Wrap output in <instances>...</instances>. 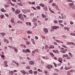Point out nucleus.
I'll return each instance as SVG.
<instances>
[{
    "label": "nucleus",
    "mask_w": 75,
    "mask_h": 75,
    "mask_svg": "<svg viewBox=\"0 0 75 75\" xmlns=\"http://www.w3.org/2000/svg\"><path fill=\"white\" fill-rule=\"evenodd\" d=\"M15 14H19L20 13V11L19 9L16 10L15 12Z\"/></svg>",
    "instance_id": "nucleus-1"
},
{
    "label": "nucleus",
    "mask_w": 75,
    "mask_h": 75,
    "mask_svg": "<svg viewBox=\"0 0 75 75\" xmlns=\"http://www.w3.org/2000/svg\"><path fill=\"white\" fill-rule=\"evenodd\" d=\"M62 58H61V57H59V59H58V61L59 62H60V63H62Z\"/></svg>",
    "instance_id": "nucleus-2"
},
{
    "label": "nucleus",
    "mask_w": 75,
    "mask_h": 75,
    "mask_svg": "<svg viewBox=\"0 0 75 75\" xmlns=\"http://www.w3.org/2000/svg\"><path fill=\"white\" fill-rule=\"evenodd\" d=\"M52 28L56 30L57 28H59V26H54L52 27Z\"/></svg>",
    "instance_id": "nucleus-3"
},
{
    "label": "nucleus",
    "mask_w": 75,
    "mask_h": 75,
    "mask_svg": "<svg viewBox=\"0 0 75 75\" xmlns=\"http://www.w3.org/2000/svg\"><path fill=\"white\" fill-rule=\"evenodd\" d=\"M71 68H72L71 67H67V66H65L64 67V69H65L66 70H68L69 69H70Z\"/></svg>",
    "instance_id": "nucleus-4"
},
{
    "label": "nucleus",
    "mask_w": 75,
    "mask_h": 75,
    "mask_svg": "<svg viewBox=\"0 0 75 75\" xmlns=\"http://www.w3.org/2000/svg\"><path fill=\"white\" fill-rule=\"evenodd\" d=\"M43 31L45 32V33L46 34V33H47L48 32V29L46 28H45L43 29Z\"/></svg>",
    "instance_id": "nucleus-5"
},
{
    "label": "nucleus",
    "mask_w": 75,
    "mask_h": 75,
    "mask_svg": "<svg viewBox=\"0 0 75 75\" xmlns=\"http://www.w3.org/2000/svg\"><path fill=\"white\" fill-rule=\"evenodd\" d=\"M54 48V46L52 45H50V47H49V48L50 49H53V48Z\"/></svg>",
    "instance_id": "nucleus-6"
},
{
    "label": "nucleus",
    "mask_w": 75,
    "mask_h": 75,
    "mask_svg": "<svg viewBox=\"0 0 75 75\" xmlns=\"http://www.w3.org/2000/svg\"><path fill=\"white\" fill-rule=\"evenodd\" d=\"M46 68L49 69H50V68H52V66L51 65H48V66L46 67Z\"/></svg>",
    "instance_id": "nucleus-7"
},
{
    "label": "nucleus",
    "mask_w": 75,
    "mask_h": 75,
    "mask_svg": "<svg viewBox=\"0 0 75 75\" xmlns=\"http://www.w3.org/2000/svg\"><path fill=\"white\" fill-rule=\"evenodd\" d=\"M21 73H22V74H23V75H25V74H26L25 71L24 70H22L21 71Z\"/></svg>",
    "instance_id": "nucleus-8"
},
{
    "label": "nucleus",
    "mask_w": 75,
    "mask_h": 75,
    "mask_svg": "<svg viewBox=\"0 0 75 75\" xmlns=\"http://www.w3.org/2000/svg\"><path fill=\"white\" fill-rule=\"evenodd\" d=\"M13 48H14V51H15V52L17 53V52H18V49H17V48L16 47H13Z\"/></svg>",
    "instance_id": "nucleus-9"
},
{
    "label": "nucleus",
    "mask_w": 75,
    "mask_h": 75,
    "mask_svg": "<svg viewBox=\"0 0 75 75\" xmlns=\"http://www.w3.org/2000/svg\"><path fill=\"white\" fill-rule=\"evenodd\" d=\"M37 21V19L36 18H34L32 19L33 22H35V21Z\"/></svg>",
    "instance_id": "nucleus-10"
},
{
    "label": "nucleus",
    "mask_w": 75,
    "mask_h": 75,
    "mask_svg": "<svg viewBox=\"0 0 75 75\" xmlns=\"http://www.w3.org/2000/svg\"><path fill=\"white\" fill-rule=\"evenodd\" d=\"M67 50L65 49L63 50H61L60 52H63V53H65L66 52H67Z\"/></svg>",
    "instance_id": "nucleus-11"
},
{
    "label": "nucleus",
    "mask_w": 75,
    "mask_h": 75,
    "mask_svg": "<svg viewBox=\"0 0 75 75\" xmlns=\"http://www.w3.org/2000/svg\"><path fill=\"white\" fill-rule=\"evenodd\" d=\"M50 54L51 55L52 57H55L54 54H53V53H52V52H50Z\"/></svg>",
    "instance_id": "nucleus-12"
},
{
    "label": "nucleus",
    "mask_w": 75,
    "mask_h": 75,
    "mask_svg": "<svg viewBox=\"0 0 75 75\" xmlns=\"http://www.w3.org/2000/svg\"><path fill=\"white\" fill-rule=\"evenodd\" d=\"M29 64L30 65H32L34 64V62L33 61H30L29 62Z\"/></svg>",
    "instance_id": "nucleus-13"
},
{
    "label": "nucleus",
    "mask_w": 75,
    "mask_h": 75,
    "mask_svg": "<svg viewBox=\"0 0 75 75\" xmlns=\"http://www.w3.org/2000/svg\"><path fill=\"white\" fill-rule=\"evenodd\" d=\"M43 10H45V11H47L48 10V9L46 6H45L44 8H43Z\"/></svg>",
    "instance_id": "nucleus-14"
},
{
    "label": "nucleus",
    "mask_w": 75,
    "mask_h": 75,
    "mask_svg": "<svg viewBox=\"0 0 75 75\" xmlns=\"http://www.w3.org/2000/svg\"><path fill=\"white\" fill-rule=\"evenodd\" d=\"M23 16V15L21 14H20L18 15V18H20L22 17V16Z\"/></svg>",
    "instance_id": "nucleus-15"
},
{
    "label": "nucleus",
    "mask_w": 75,
    "mask_h": 75,
    "mask_svg": "<svg viewBox=\"0 0 75 75\" xmlns=\"http://www.w3.org/2000/svg\"><path fill=\"white\" fill-rule=\"evenodd\" d=\"M39 6H41V7H45V5L42 4H39Z\"/></svg>",
    "instance_id": "nucleus-16"
},
{
    "label": "nucleus",
    "mask_w": 75,
    "mask_h": 75,
    "mask_svg": "<svg viewBox=\"0 0 75 75\" xmlns=\"http://www.w3.org/2000/svg\"><path fill=\"white\" fill-rule=\"evenodd\" d=\"M17 4L19 6H23V3L22 2H20L19 3H17Z\"/></svg>",
    "instance_id": "nucleus-17"
},
{
    "label": "nucleus",
    "mask_w": 75,
    "mask_h": 75,
    "mask_svg": "<svg viewBox=\"0 0 75 75\" xmlns=\"http://www.w3.org/2000/svg\"><path fill=\"white\" fill-rule=\"evenodd\" d=\"M31 41L32 42H33V44L34 45L35 44V41H34V39H31Z\"/></svg>",
    "instance_id": "nucleus-18"
},
{
    "label": "nucleus",
    "mask_w": 75,
    "mask_h": 75,
    "mask_svg": "<svg viewBox=\"0 0 75 75\" xmlns=\"http://www.w3.org/2000/svg\"><path fill=\"white\" fill-rule=\"evenodd\" d=\"M69 5L71 6L69 7V8H71V7H72V6H73V5H74V3H70L69 4Z\"/></svg>",
    "instance_id": "nucleus-19"
},
{
    "label": "nucleus",
    "mask_w": 75,
    "mask_h": 75,
    "mask_svg": "<svg viewBox=\"0 0 75 75\" xmlns=\"http://www.w3.org/2000/svg\"><path fill=\"white\" fill-rule=\"evenodd\" d=\"M1 11H2V12H3L4 13H5V12H6V10H5L4 9V8H3L1 9Z\"/></svg>",
    "instance_id": "nucleus-20"
},
{
    "label": "nucleus",
    "mask_w": 75,
    "mask_h": 75,
    "mask_svg": "<svg viewBox=\"0 0 75 75\" xmlns=\"http://www.w3.org/2000/svg\"><path fill=\"white\" fill-rule=\"evenodd\" d=\"M42 16L43 18H45L47 17V16L44 15L43 13L42 14Z\"/></svg>",
    "instance_id": "nucleus-21"
},
{
    "label": "nucleus",
    "mask_w": 75,
    "mask_h": 75,
    "mask_svg": "<svg viewBox=\"0 0 75 75\" xmlns=\"http://www.w3.org/2000/svg\"><path fill=\"white\" fill-rule=\"evenodd\" d=\"M29 73L31 74H32L33 73V72L32 70L31 69L29 71Z\"/></svg>",
    "instance_id": "nucleus-22"
},
{
    "label": "nucleus",
    "mask_w": 75,
    "mask_h": 75,
    "mask_svg": "<svg viewBox=\"0 0 75 75\" xmlns=\"http://www.w3.org/2000/svg\"><path fill=\"white\" fill-rule=\"evenodd\" d=\"M62 38L65 39V38H67V36L66 35H63L62 36Z\"/></svg>",
    "instance_id": "nucleus-23"
},
{
    "label": "nucleus",
    "mask_w": 75,
    "mask_h": 75,
    "mask_svg": "<svg viewBox=\"0 0 75 75\" xmlns=\"http://www.w3.org/2000/svg\"><path fill=\"white\" fill-rule=\"evenodd\" d=\"M4 63L5 65H6V67H8V65H7V61H4Z\"/></svg>",
    "instance_id": "nucleus-24"
},
{
    "label": "nucleus",
    "mask_w": 75,
    "mask_h": 75,
    "mask_svg": "<svg viewBox=\"0 0 75 75\" xmlns=\"http://www.w3.org/2000/svg\"><path fill=\"white\" fill-rule=\"evenodd\" d=\"M27 34H32V32L30 31V30H28L27 31Z\"/></svg>",
    "instance_id": "nucleus-25"
},
{
    "label": "nucleus",
    "mask_w": 75,
    "mask_h": 75,
    "mask_svg": "<svg viewBox=\"0 0 75 75\" xmlns=\"http://www.w3.org/2000/svg\"><path fill=\"white\" fill-rule=\"evenodd\" d=\"M69 56H70L72 58L73 56H72V54L71 53L69 52Z\"/></svg>",
    "instance_id": "nucleus-26"
},
{
    "label": "nucleus",
    "mask_w": 75,
    "mask_h": 75,
    "mask_svg": "<svg viewBox=\"0 0 75 75\" xmlns=\"http://www.w3.org/2000/svg\"><path fill=\"white\" fill-rule=\"evenodd\" d=\"M68 57V55L67 54L64 55L63 56V58H64V57Z\"/></svg>",
    "instance_id": "nucleus-27"
},
{
    "label": "nucleus",
    "mask_w": 75,
    "mask_h": 75,
    "mask_svg": "<svg viewBox=\"0 0 75 75\" xmlns=\"http://www.w3.org/2000/svg\"><path fill=\"white\" fill-rule=\"evenodd\" d=\"M0 34H1V35H2V36H4V35H5L6 34V33H1Z\"/></svg>",
    "instance_id": "nucleus-28"
},
{
    "label": "nucleus",
    "mask_w": 75,
    "mask_h": 75,
    "mask_svg": "<svg viewBox=\"0 0 75 75\" xmlns=\"http://www.w3.org/2000/svg\"><path fill=\"white\" fill-rule=\"evenodd\" d=\"M4 6L6 8H7L8 7H9V5L7 4H5L4 5Z\"/></svg>",
    "instance_id": "nucleus-29"
},
{
    "label": "nucleus",
    "mask_w": 75,
    "mask_h": 75,
    "mask_svg": "<svg viewBox=\"0 0 75 75\" xmlns=\"http://www.w3.org/2000/svg\"><path fill=\"white\" fill-rule=\"evenodd\" d=\"M10 4L12 6H15V4H13L11 2H10Z\"/></svg>",
    "instance_id": "nucleus-30"
},
{
    "label": "nucleus",
    "mask_w": 75,
    "mask_h": 75,
    "mask_svg": "<svg viewBox=\"0 0 75 75\" xmlns=\"http://www.w3.org/2000/svg\"><path fill=\"white\" fill-rule=\"evenodd\" d=\"M20 19L23 21H24V17L21 18H20Z\"/></svg>",
    "instance_id": "nucleus-31"
},
{
    "label": "nucleus",
    "mask_w": 75,
    "mask_h": 75,
    "mask_svg": "<svg viewBox=\"0 0 75 75\" xmlns=\"http://www.w3.org/2000/svg\"><path fill=\"white\" fill-rule=\"evenodd\" d=\"M71 35H73L74 36H75V33H72L70 34Z\"/></svg>",
    "instance_id": "nucleus-32"
},
{
    "label": "nucleus",
    "mask_w": 75,
    "mask_h": 75,
    "mask_svg": "<svg viewBox=\"0 0 75 75\" xmlns=\"http://www.w3.org/2000/svg\"><path fill=\"white\" fill-rule=\"evenodd\" d=\"M49 10L52 13H53V14H54V12L53 11H52L51 10V9L50 8H49Z\"/></svg>",
    "instance_id": "nucleus-33"
},
{
    "label": "nucleus",
    "mask_w": 75,
    "mask_h": 75,
    "mask_svg": "<svg viewBox=\"0 0 75 75\" xmlns=\"http://www.w3.org/2000/svg\"><path fill=\"white\" fill-rule=\"evenodd\" d=\"M23 13H26L27 12V10H24L23 11Z\"/></svg>",
    "instance_id": "nucleus-34"
},
{
    "label": "nucleus",
    "mask_w": 75,
    "mask_h": 75,
    "mask_svg": "<svg viewBox=\"0 0 75 75\" xmlns=\"http://www.w3.org/2000/svg\"><path fill=\"white\" fill-rule=\"evenodd\" d=\"M11 10L12 11H13V12H14L15 11V9H14V8L12 7Z\"/></svg>",
    "instance_id": "nucleus-35"
},
{
    "label": "nucleus",
    "mask_w": 75,
    "mask_h": 75,
    "mask_svg": "<svg viewBox=\"0 0 75 75\" xmlns=\"http://www.w3.org/2000/svg\"><path fill=\"white\" fill-rule=\"evenodd\" d=\"M37 73H38V72L37 71H33V74H34V75H36Z\"/></svg>",
    "instance_id": "nucleus-36"
},
{
    "label": "nucleus",
    "mask_w": 75,
    "mask_h": 75,
    "mask_svg": "<svg viewBox=\"0 0 75 75\" xmlns=\"http://www.w3.org/2000/svg\"><path fill=\"white\" fill-rule=\"evenodd\" d=\"M36 8L38 9V10H40L41 7L40 6H38L36 7Z\"/></svg>",
    "instance_id": "nucleus-37"
},
{
    "label": "nucleus",
    "mask_w": 75,
    "mask_h": 75,
    "mask_svg": "<svg viewBox=\"0 0 75 75\" xmlns=\"http://www.w3.org/2000/svg\"><path fill=\"white\" fill-rule=\"evenodd\" d=\"M26 42H27V43H26V45H27V44L28 45H29L30 44V42H27V41H26Z\"/></svg>",
    "instance_id": "nucleus-38"
},
{
    "label": "nucleus",
    "mask_w": 75,
    "mask_h": 75,
    "mask_svg": "<svg viewBox=\"0 0 75 75\" xmlns=\"http://www.w3.org/2000/svg\"><path fill=\"white\" fill-rule=\"evenodd\" d=\"M56 5V4H55V3H52V6H54Z\"/></svg>",
    "instance_id": "nucleus-39"
},
{
    "label": "nucleus",
    "mask_w": 75,
    "mask_h": 75,
    "mask_svg": "<svg viewBox=\"0 0 75 75\" xmlns=\"http://www.w3.org/2000/svg\"><path fill=\"white\" fill-rule=\"evenodd\" d=\"M67 45H71V42H69L67 43Z\"/></svg>",
    "instance_id": "nucleus-40"
},
{
    "label": "nucleus",
    "mask_w": 75,
    "mask_h": 75,
    "mask_svg": "<svg viewBox=\"0 0 75 75\" xmlns=\"http://www.w3.org/2000/svg\"><path fill=\"white\" fill-rule=\"evenodd\" d=\"M12 23V25L13 26H14L15 25H16V23H15V22H14Z\"/></svg>",
    "instance_id": "nucleus-41"
},
{
    "label": "nucleus",
    "mask_w": 75,
    "mask_h": 75,
    "mask_svg": "<svg viewBox=\"0 0 75 75\" xmlns=\"http://www.w3.org/2000/svg\"><path fill=\"white\" fill-rule=\"evenodd\" d=\"M52 1H53V0H50L49 1V3H52Z\"/></svg>",
    "instance_id": "nucleus-42"
},
{
    "label": "nucleus",
    "mask_w": 75,
    "mask_h": 75,
    "mask_svg": "<svg viewBox=\"0 0 75 75\" xmlns=\"http://www.w3.org/2000/svg\"><path fill=\"white\" fill-rule=\"evenodd\" d=\"M38 72H42V70H40V69H38Z\"/></svg>",
    "instance_id": "nucleus-43"
},
{
    "label": "nucleus",
    "mask_w": 75,
    "mask_h": 75,
    "mask_svg": "<svg viewBox=\"0 0 75 75\" xmlns=\"http://www.w3.org/2000/svg\"><path fill=\"white\" fill-rule=\"evenodd\" d=\"M11 23H13L14 22V20L13 19H11Z\"/></svg>",
    "instance_id": "nucleus-44"
},
{
    "label": "nucleus",
    "mask_w": 75,
    "mask_h": 75,
    "mask_svg": "<svg viewBox=\"0 0 75 75\" xmlns=\"http://www.w3.org/2000/svg\"><path fill=\"white\" fill-rule=\"evenodd\" d=\"M59 23H62L63 22V21L62 20H60L59 21Z\"/></svg>",
    "instance_id": "nucleus-45"
},
{
    "label": "nucleus",
    "mask_w": 75,
    "mask_h": 75,
    "mask_svg": "<svg viewBox=\"0 0 75 75\" xmlns=\"http://www.w3.org/2000/svg\"><path fill=\"white\" fill-rule=\"evenodd\" d=\"M30 52V51L28 49H27L26 51V52Z\"/></svg>",
    "instance_id": "nucleus-46"
},
{
    "label": "nucleus",
    "mask_w": 75,
    "mask_h": 75,
    "mask_svg": "<svg viewBox=\"0 0 75 75\" xmlns=\"http://www.w3.org/2000/svg\"><path fill=\"white\" fill-rule=\"evenodd\" d=\"M41 37L42 38V39H45V36H43V35H41Z\"/></svg>",
    "instance_id": "nucleus-47"
},
{
    "label": "nucleus",
    "mask_w": 75,
    "mask_h": 75,
    "mask_svg": "<svg viewBox=\"0 0 75 75\" xmlns=\"http://www.w3.org/2000/svg\"><path fill=\"white\" fill-rule=\"evenodd\" d=\"M66 59H71V58H70V57L69 56H67L66 57Z\"/></svg>",
    "instance_id": "nucleus-48"
},
{
    "label": "nucleus",
    "mask_w": 75,
    "mask_h": 75,
    "mask_svg": "<svg viewBox=\"0 0 75 75\" xmlns=\"http://www.w3.org/2000/svg\"><path fill=\"white\" fill-rule=\"evenodd\" d=\"M67 1L68 2H73V1L71 0H67Z\"/></svg>",
    "instance_id": "nucleus-49"
},
{
    "label": "nucleus",
    "mask_w": 75,
    "mask_h": 75,
    "mask_svg": "<svg viewBox=\"0 0 75 75\" xmlns=\"http://www.w3.org/2000/svg\"><path fill=\"white\" fill-rule=\"evenodd\" d=\"M1 18H3V17H4V15H1L0 16Z\"/></svg>",
    "instance_id": "nucleus-50"
},
{
    "label": "nucleus",
    "mask_w": 75,
    "mask_h": 75,
    "mask_svg": "<svg viewBox=\"0 0 75 75\" xmlns=\"http://www.w3.org/2000/svg\"><path fill=\"white\" fill-rule=\"evenodd\" d=\"M9 39L10 40H11V41L12 40V39H13V38L12 37H9Z\"/></svg>",
    "instance_id": "nucleus-51"
},
{
    "label": "nucleus",
    "mask_w": 75,
    "mask_h": 75,
    "mask_svg": "<svg viewBox=\"0 0 75 75\" xmlns=\"http://www.w3.org/2000/svg\"><path fill=\"white\" fill-rule=\"evenodd\" d=\"M70 24L71 25H72L73 24H74V22H73L72 21H71L70 23Z\"/></svg>",
    "instance_id": "nucleus-52"
},
{
    "label": "nucleus",
    "mask_w": 75,
    "mask_h": 75,
    "mask_svg": "<svg viewBox=\"0 0 75 75\" xmlns=\"http://www.w3.org/2000/svg\"><path fill=\"white\" fill-rule=\"evenodd\" d=\"M8 47L10 48H13V47L11 46H8Z\"/></svg>",
    "instance_id": "nucleus-53"
},
{
    "label": "nucleus",
    "mask_w": 75,
    "mask_h": 75,
    "mask_svg": "<svg viewBox=\"0 0 75 75\" xmlns=\"http://www.w3.org/2000/svg\"><path fill=\"white\" fill-rule=\"evenodd\" d=\"M32 4H34V5H35V2H32Z\"/></svg>",
    "instance_id": "nucleus-54"
},
{
    "label": "nucleus",
    "mask_w": 75,
    "mask_h": 75,
    "mask_svg": "<svg viewBox=\"0 0 75 75\" xmlns=\"http://www.w3.org/2000/svg\"><path fill=\"white\" fill-rule=\"evenodd\" d=\"M55 8H58V6L57 5H56L55 6Z\"/></svg>",
    "instance_id": "nucleus-55"
},
{
    "label": "nucleus",
    "mask_w": 75,
    "mask_h": 75,
    "mask_svg": "<svg viewBox=\"0 0 75 75\" xmlns=\"http://www.w3.org/2000/svg\"><path fill=\"white\" fill-rule=\"evenodd\" d=\"M53 64H54L55 67H57V64H56V63L55 62H54Z\"/></svg>",
    "instance_id": "nucleus-56"
},
{
    "label": "nucleus",
    "mask_w": 75,
    "mask_h": 75,
    "mask_svg": "<svg viewBox=\"0 0 75 75\" xmlns=\"http://www.w3.org/2000/svg\"><path fill=\"white\" fill-rule=\"evenodd\" d=\"M62 47H64V48H67V47L65 45H62Z\"/></svg>",
    "instance_id": "nucleus-57"
},
{
    "label": "nucleus",
    "mask_w": 75,
    "mask_h": 75,
    "mask_svg": "<svg viewBox=\"0 0 75 75\" xmlns=\"http://www.w3.org/2000/svg\"><path fill=\"white\" fill-rule=\"evenodd\" d=\"M35 52H38V49H35Z\"/></svg>",
    "instance_id": "nucleus-58"
},
{
    "label": "nucleus",
    "mask_w": 75,
    "mask_h": 75,
    "mask_svg": "<svg viewBox=\"0 0 75 75\" xmlns=\"http://www.w3.org/2000/svg\"><path fill=\"white\" fill-rule=\"evenodd\" d=\"M73 71H74L73 69H71V70L69 71V72H72Z\"/></svg>",
    "instance_id": "nucleus-59"
},
{
    "label": "nucleus",
    "mask_w": 75,
    "mask_h": 75,
    "mask_svg": "<svg viewBox=\"0 0 75 75\" xmlns=\"http://www.w3.org/2000/svg\"><path fill=\"white\" fill-rule=\"evenodd\" d=\"M10 73L11 74H13V73H14V72L13 71H11L10 72Z\"/></svg>",
    "instance_id": "nucleus-60"
},
{
    "label": "nucleus",
    "mask_w": 75,
    "mask_h": 75,
    "mask_svg": "<svg viewBox=\"0 0 75 75\" xmlns=\"http://www.w3.org/2000/svg\"><path fill=\"white\" fill-rule=\"evenodd\" d=\"M54 23H55L56 24H57L58 23V21H54Z\"/></svg>",
    "instance_id": "nucleus-61"
},
{
    "label": "nucleus",
    "mask_w": 75,
    "mask_h": 75,
    "mask_svg": "<svg viewBox=\"0 0 75 75\" xmlns=\"http://www.w3.org/2000/svg\"><path fill=\"white\" fill-rule=\"evenodd\" d=\"M72 9H75V6H73L72 8Z\"/></svg>",
    "instance_id": "nucleus-62"
},
{
    "label": "nucleus",
    "mask_w": 75,
    "mask_h": 75,
    "mask_svg": "<svg viewBox=\"0 0 75 75\" xmlns=\"http://www.w3.org/2000/svg\"><path fill=\"white\" fill-rule=\"evenodd\" d=\"M71 44H72V45H75V43L74 42H71Z\"/></svg>",
    "instance_id": "nucleus-63"
},
{
    "label": "nucleus",
    "mask_w": 75,
    "mask_h": 75,
    "mask_svg": "<svg viewBox=\"0 0 75 75\" xmlns=\"http://www.w3.org/2000/svg\"><path fill=\"white\" fill-rule=\"evenodd\" d=\"M23 52H26V50H23Z\"/></svg>",
    "instance_id": "nucleus-64"
}]
</instances>
